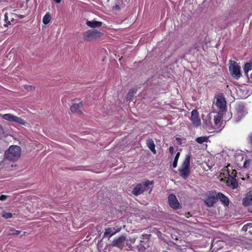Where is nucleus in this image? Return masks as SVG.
Wrapping results in <instances>:
<instances>
[{
	"instance_id": "1",
	"label": "nucleus",
	"mask_w": 252,
	"mask_h": 252,
	"mask_svg": "<svg viewBox=\"0 0 252 252\" xmlns=\"http://www.w3.org/2000/svg\"><path fill=\"white\" fill-rule=\"evenodd\" d=\"M21 155V148L18 146L12 145L5 151L4 157L10 161L14 162L20 158Z\"/></svg>"
},
{
	"instance_id": "2",
	"label": "nucleus",
	"mask_w": 252,
	"mask_h": 252,
	"mask_svg": "<svg viewBox=\"0 0 252 252\" xmlns=\"http://www.w3.org/2000/svg\"><path fill=\"white\" fill-rule=\"evenodd\" d=\"M190 158L189 155H186L185 160L179 169L180 176L185 179H186L190 174Z\"/></svg>"
},
{
	"instance_id": "3",
	"label": "nucleus",
	"mask_w": 252,
	"mask_h": 252,
	"mask_svg": "<svg viewBox=\"0 0 252 252\" xmlns=\"http://www.w3.org/2000/svg\"><path fill=\"white\" fill-rule=\"evenodd\" d=\"M103 33L96 30H90L83 34V39L85 41H91L94 39L101 37Z\"/></svg>"
},
{
	"instance_id": "4",
	"label": "nucleus",
	"mask_w": 252,
	"mask_h": 252,
	"mask_svg": "<svg viewBox=\"0 0 252 252\" xmlns=\"http://www.w3.org/2000/svg\"><path fill=\"white\" fill-rule=\"evenodd\" d=\"M229 71L232 77L238 79L242 76L240 66L235 62L230 61Z\"/></svg>"
},
{
	"instance_id": "5",
	"label": "nucleus",
	"mask_w": 252,
	"mask_h": 252,
	"mask_svg": "<svg viewBox=\"0 0 252 252\" xmlns=\"http://www.w3.org/2000/svg\"><path fill=\"white\" fill-rule=\"evenodd\" d=\"M0 116L4 120L10 122H15L18 124L25 125L26 121L21 118L15 116L11 114H0Z\"/></svg>"
},
{
	"instance_id": "6",
	"label": "nucleus",
	"mask_w": 252,
	"mask_h": 252,
	"mask_svg": "<svg viewBox=\"0 0 252 252\" xmlns=\"http://www.w3.org/2000/svg\"><path fill=\"white\" fill-rule=\"evenodd\" d=\"M236 113L235 114V118L236 121H240L247 114V112L243 104H237L235 106Z\"/></svg>"
},
{
	"instance_id": "7",
	"label": "nucleus",
	"mask_w": 252,
	"mask_h": 252,
	"mask_svg": "<svg viewBox=\"0 0 252 252\" xmlns=\"http://www.w3.org/2000/svg\"><path fill=\"white\" fill-rule=\"evenodd\" d=\"M17 165L14 162L10 161L7 159L3 158L0 161V168L1 169H4L6 171H12Z\"/></svg>"
},
{
	"instance_id": "8",
	"label": "nucleus",
	"mask_w": 252,
	"mask_h": 252,
	"mask_svg": "<svg viewBox=\"0 0 252 252\" xmlns=\"http://www.w3.org/2000/svg\"><path fill=\"white\" fill-rule=\"evenodd\" d=\"M216 105L221 112H223L225 110L226 101L222 94H219L217 96Z\"/></svg>"
},
{
	"instance_id": "9",
	"label": "nucleus",
	"mask_w": 252,
	"mask_h": 252,
	"mask_svg": "<svg viewBox=\"0 0 252 252\" xmlns=\"http://www.w3.org/2000/svg\"><path fill=\"white\" fill-rule=\"evenodd\" d=\"M168 203L170 206L174 209H178L181 208L176 196L173 194H170L168 197Z\"/></svg>"
},
{
	"instance_id": "10",
	"label": "nucleus",
	"mask_w": 252,
	"mask_h": 252,
	"mask_svg": "<svg viewBox=\"0 0 252 252\" xmlns=\"http://www.w3.org/2000/svg\"><path fill=\"white\" fill-rule=\"evenodd\" d=\"M190 120L195 127H198L201 125V120L199 117V113L196 109H193L191 111Z\"/></svg>"
},
{
	"instance_id": "11",
	"label": "nucleus",
	"mask_w": 252,
	"mask_h": 252,
	"mask_svg": "<svg viewBox=\"0 0 252 252\" xmlns=\"http://www.w3.org/2000/svg\"><path fill=\"white\" fill-rule=\"evenodd\" d=\"M126 237L124 236H121L117 238L114 239L112 243V246L119 248L122 250L124 247Z\"/></svg>"
},
{
	"instance_id": "12",
	"label": "nucleus",
	"mask_w": 252,
	"mask_h": 252,
	"mask_svg": "<svg viewBox=\"0 0 252 252\" xmlns=\"http://www.w3.org/2000/svg\"><path fill=\"white\" fill-rule=\"evenodd\" d=\"M204 125L206 128L209 130L213 129V118L210 114L206 116L204 120Z\"/></svg>"
},
{
	"instance_id": "13",
	"label": "nucleus",
	"mask_w": 252,
	"mask_h": 252,
	"mask_svg": "<svg viewBox=\"0 0 252 252\" xmlns=\"http://www.w3.org/2000/svg\"><path fill=\"white\" fill-rule=\"evenodd\" d=\"M213 129L218 130L221 128V118L218 114L213 117Z\"/></svg>"
},
{
	"instance_id": "14",
	"label": "nucleus",
	"mask_w": 252,
	"mask_h": 252,
	"mask_svg": "<svg viewBox=\"0 0 252 252\" xmlns=\"http://www.w3.org/2000/svg\"><path fill=\"white\" fill-rule=\"evenodd\" d=\"M120 231L119 229H116L114 227H110L105 229L103 238H108L109 239L113 235H115L116 233Z\"/></svg>"
},
{
	"instance_id": "15",
	"label": "nucleus",
	"mask_w": 252,
	"mask_h": 252,
	"mask_svg": "<svg viewBox=\"0 0 252 252\" xmlns=\"http://www.w3.org/2000/svg\"><path fill=\"white\" fill-rule=\"evenodd\" d=\"M226 183L227 186L233 189H236L238 187V182L236 179L231 176L228 177Z\"/></svg>"
},
{
	"instance_id": "16",
	"label": "nucleus",
	"mask_w": 252,
	"mask_h": 252,
	"mask_svg": "<svg viewBox=\"0 0 252 252\" xmlns=\"http://www.w3.org/2000/svg\"><path fill=\"white\" fill-rule=\"evenodd\" d=\"M243 204L245 206L252 205V190L249 191L243 199Z\"/></svg>"
},
{
	"instance_id": "17",
	"label": "nucleus",
	"mask_w": 252,
	"mask_h": 252,
	"mask_svg": "<svg viewBox=\"0 0 252 252\" xmlns=\"http://www.w3.org/2000/svg\"><path fill=\"white\" fill-rule=\"evenodd\" d=\"M141 184L142 185L144 191H149V192L150 193L152 190V187L154 184V182L153 181L147 180Z\"/></svg>"
},
{
	"instance_id": "18",
	"label": "nucleus",
	"mask_w": 252,
	"mask_h": 252,
	"mask_svg": "<svg viewBox=\"0 0 252 252\" xmlns=\"http://www.w3.org/2000/svg\"><path fill=\"white\" fill-rule=\"evenodd\" d=\"M86 25L90 28L94 29L100 27L102 25V23L95 20L87 21Z\"/></svg>"
},
{
	"instance_id": "19",
	"label": "nucleus",
	"mask_w": 252,
	"mask_h": 252,
	"mask_svg": "<svg viewBox=\"0 0 252 252\" xmlns=\"http://www.w3.org/2000/svg\"><path fill=\"white\" fill-rule=\"evenodd\" d=\"M244 157L245 155L243 154H237L235 156L236 163L240 168H241L243 162H244Z\"/></svg>"
},
{
	"instance_id": "20",
	"label": "nucleus",
	"mask_w": 252,
	"mask_h": 252,
	"mask_svg": "<svg viewBox=\"0 0 252 252\" xmlns=\"http://www.w3.org/2000/svg\"><path fill=\"white\" fill-rule=\"evenodd\" d=\"M217 200L219 199L225 206H227L229 204V201L228 198L223 194L219 192L217 195Z\"/></svg>"
},
{
	"instance_id": "21",
	"label": "nucleus",
	"mask_w": 252,
	"mask_h": 252,
	"mask_svg": "<svg viewBox=\"0 0 252 252\" xmlns=\"http://www.w3.org/2000/svg\"><path fill=\"white\" fill-rule=\"evenodd\" d=\"M144 190L142 187V184H137L136 187L133 189L132 193L135 195H138L143 193Z\"/></svg>"
},
{
	"instance_id": "22",
	"label": "nucleus",
	"mask_w": 252,
	"mask_h": 252,
	"mask_svg": "<svg viewBox=\"0 0 252 252\" xmlns=\"http://www.w3.org/2000/svg\"><path fill=\"white\" fill-rule=\"evenodd\" d=\"M146 144L150 150L154 154H156L155 145L154 141L151 138H149L146 141Z\"/></svg>"
},
{
	"instance_id": "23",
	"label": "nucleus",
	"mask_w": 252,
	"mask_h": 252,
	"mask_svg": "<svg viewBox=\"0 0 252 252\" xmlns=\"http://www.w3.org/2000/svg\"><path fill=\"white\" fill-rule=\"evenodd\" d=\"M83 104L82 102L78 103H74L70 107V110L72 112L78 113L80 112L81 108L82 107Z\"/></svg>"
},
{
	"instance_id": "24",
	"label": "nucleus",
	"mask_w": 252,
	"mask_h": 252,
	"mask_svg": "<svg viewBox=\"0 0 252 252\" xmlns=\"http://www.w3.org/2000/svg\"><path fill=\"white\" fill-rule=\"evenodd\" d=\"M216 201L217 198L215 197L209 196L206 199L205 202L208 207H212Z\"/></svg>"
},
{
	"instance_id": "25",
	"label": "nucleus",
	"mask_w": 252,
	"mask_h": 252,
	"mask_svg": "<svg viewBox=\"0 0 252 252\" xmlns=\"http://www.w3.org/2000/svg\"><path fill=\"white\" fill-rule=\"evenodd\" d=\"M252 160L251 159L245 158L244 160V162H243L241 168H249L252 163Z\"/></svg>"
},
{
	"instance_id": "26",
	"label": "nucleus",
	"mask_w": 252,
	"mask_h": 252,
	"mask_svg": "<svg viewBox=\"0 0 252 252\" xmlns=\"http://www.w3.org/2000/svg\"><path fill=\"white\" fill-rule=\"evenodd\" d=\"M51 16L48 13H46L43 17L42 22L44 24L47 25L51 21Z\"/></svg>"
},
{
	"instance_id": "27",
	"label": "nucleus",
	"mask_w": 252,
	"mask_h": 252,
	"mask_svg": "<svg viewBox=\"0 0 252 252\" xmlns=\"http://www.w3.org/2000/svg\"><path fill=\"white\" fill-rule=\"evenodd\" d=\"M252 70V63H248L245 64L244 70L246 75H247L248 72Z\"/></svg>"
},
{
	"instance_id": "28",
	"label": "nucleus",
	"mask_w": 252,
	"mask_h": 252,
	"mask_svg": "<svg viewBox=\"0 0 252 252\" xmlns=\"http://www.w3.org/2000/svg\"><path fill=\"white\" fill-rule=\"evenodd\" d=\"M136 93V90L134 89H131L126 96V100H130L132 99V98L133 97L134 94H135Z\"/></svg>"
},
{
	"instance_id": "29",
	"label": "nucleus",
	"mask_w": 252,
	"mask_h": 252,
	"mask_svg": "<svg viewBox=\"0 0 252 252\" xmlns=\"http://www.w3.org/2000/svg\"><path fill=\"white\" fill-rule=\"evenodd\" d=\"M208 140V138L207 136H201L196 139V141L199 144H203L204 142H207Z\"/></svg>"
},
{
	"instance_id": "30",
	"label": "nucleus",
	"mask_w": 252,
	"mask_h": 252,
	"mask_svg": "<svg viewBox=\"0 0 252 252\" xmlns=\"http://www.w3.org/2000/svg\"><path fill=\"white\" fill-rule=\"evenodd\" d=\"M21 231L14 229H10L8 232V235L17 236L21 233Z\"/></svg>"
},
{
	"instance_id": "31",
	"label": "nucleus",
	"mask_w": 252,
	"mask_h": 252,
	"mask_svg": "<svg viewBox=\"0 0 252 252\" xmlns=\"http://www.w3.org/2000/svg\"><path fill=\"white\" fill-rule=\"evenodd\" d=\"M180 155V153L178 152L176 154L175 157L174 158V161H173V162L172 164V166L174 168L176 167L177 166V162H178V160Z\"/></svg>"
},
{
	"instance_id": "32",
	"label": "nucleus",
	"mask_w": 252,
	"mask_h": 252,
	"mask_svg": "<svg viewBox=\"0 0 252 252\" xmlns=\"http://www.w3.org/2000/svg\"><path fill=\"white\" fill-rule=\"evenodd\" d=\"M2 217L5 219H10L12 217V214L10 213H4L2 214Z\"/></svg>"
},
{
	"instance_id": "33",
	"label": "nucleus",
	"mask_w": 252,
	"mask_h": 252,
	"mask_svg": "<svg viewBox=\"0 0 252 252\" xmlns=\"http://www.w3.org/2000/svg\"><path fill=\"white\" fill-rule=\"evenodd\" d=\"M24 88L26 90H27L28 91H31L32 90H33L35 88L34 86H32V85H25L24 86Z\"/></svg>"
},
{
	"instance_id": "34",
	"label": "nucleus",
	"mask_w": 252,
	"mask_h": 252,
	"mask_svg": "<svg viewBox=\"0 0 252 252\" xmlns=\"http://www.w3.org/2000/svg\"><path fill=\"white\" fill-rule=\"evenodd\" d=\"M4 21H5V23H7L8 24H10V21L8 19V16H7V13H5V14H4Z\"/></svg>"
},
{
	"instance_id": "35",
	"label": "nucleus",
	"mask_w": 252,
	"mask_h": 252,
	"mask_svg": "<svg viewBox=\"0 0 252 252\" xmlns=\"http://www.w3.org/2000/svg\"><path fill=\"white\" fill-rule=\"evenodd\" d=\"M7 197V196H6V195H1L0 196V200H1V201H4V200H6V199Z\"/></svg>"
},
{
	"instance_id": "36",
	"label": "nucleus",
	"mask_w": 252,
	"mask_h": 252,
	"mask_svg": "<svg viewBox=\"0 0 252 252\" xmlns=\"http://www.w3.org/2000/svg\"><path fill=\"white\" fill-rule=\"evenodd\" d=\"M174 148H173L172 146H170V147H169V152H170L171 154H172L173 153V152H174Z\"/></svg>"
},
{
	"instance_id": "37",
	"label": "nucleus",
	"mask_w": 252,
	"mask_h": 252,
	"mask_svg": "<svg viewBox=\"0 0 252 252\" xmlns=\"http://www.w3.org/2000/svg\"><path fill=\"white\" fill-rule=\"evenodd\" d=\"M251 144L252 145V133L249 136Z\"/></svg>"
},
{
	"instance_id": "38",
	"label": "nucleus",
	"mask_w": 252,
	"mask_h": 252,
	"mask_svg": "<svg viewBox=\"0 0 252 252\" xmlns=\"http://www.w3.org/2000/svg\"><path fill=\"white\" fill-rule=\"evenodd\" d=\"M251 223H247L246 225L244 226L243 227V229H245V227L246 226H250L251 227Z\"/></svg>"
},
{
	"instance_id": "39",
	"label": "nucleus",
	"mask_w": 252,
	"mask_h": 252,
	"mask_svg": "<svg viewBox=\"0 0 252 252\" xmlns=\"http://www.w3.org/2000/svg\"><path fill=\"white\" fill-rule=\"evenodd\" d=\"M61 0H54V1L57 3H60Z\"/></svg>"
},
{
	"instance_id": "40",
	"label": "nucleus",
	"mask_w": 252,
	"mask_h": 252,
	"mask_svg": "<svg viewBox=\"0 0 252 252\" xmlns=\"http://www.w3.org/2000/svg\"><path fill=\"white\" fill-rule=\"evenodd\" d=\"M18 17L20 18H23L24 17V16L20 15L18 16Z\"/></svg>"
},
{
	"instance_id": "41",
	"label": "nucleus",
	"mask_w": 252,
	"mask_h": 252,
	"mask_svg": "<svg viewBox=\"0 0 252 252\" xmlns=\"http://www.w3.org/2000/svg\"><path fill=\"white\" fill-rule=\"evenodd\" d=\"M115 7H116V8H117V9H119V6L118 5H116L115 6Z\"/></svg>"
},
{
	"instance_id": "42",
	"label": "nucleus",
	"mask_w": 252,
	"mask_h": 252,
	"mask_svg": "<svg viewBox=\"0 0 252 252\" xmlns=\"http://www.w3.org/2000/svg\"><path fill=\"white\" fill-rule=\"evenodd\" d=\"M25 233H26V232H24V234H23V235H21V236H24V235H25Z\"/></svg>"
},
{
	"instance_id": "43",
	"label": "nucleus",
	"mask_w": 252,
	"mask_h": 252,
	"mask_svg": "<svg viewBox=\"0 0 252 252\" xmlns=\"http://www.w3.org/2000/svg\"><path fill=\"white\" fill-rule=\"evenodd\" d=\"M215 243V241L213 240V242H212V244H213L214 243Z\"/></svg>"
},
{
	"instance_id": "44",
	"label": "nucleus",
	"mask_w": 252,
	"mask_h": 252,
	"mask_svg": "<svg viewBox=\"0 0 252 252\" xmlns=\"http://www.w3.org/2000/svg\"><path fill=\"white\" fill-rule=\"evenodd\" d=\"M251 78H252V73L251 74Z\"/></svg>"
},
{
	"instance_id": "45",
	"label": "nucleus",
	"mask_w": 252,
	"mask_h": 252,
	"mask_svg": "<svg viewBox=\"0 0 252 252\" xmlns=\"http://www.w3.org/2000/svg\"><path fill=\"white\" fill-rule=\"evenodd\" d=\"M0 170H1V168H0Z\"/></svg>"
}]
</instances>
